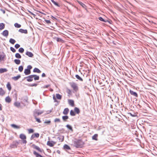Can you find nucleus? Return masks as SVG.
Listing matches in <instances>:
<instances>
[{
    "instance_id": "obj_1",
    "label": "nucleus",
    "mask_w": 157,
    "mask_h": 157,
    "mask_svg": "<svg viewBox=\"0 0 157 157\" xmlns=\"http://www.w3.org/2000/svg\"><path fill=\"white\" fill-rule=\"evenodd\" d=\"M71 88L72 89L73 93H76L79 90L78 84L75 82H69Z\"/></svg>"
},
{
    "instance_id": "obj_2",
    "label": "nucleus",
    "mask_w": 157,
    "mask_h": 157,
    "mask_svg": "<svg viewBox=\"0 0 157 157\" xmlns=\"http://www.w3.org/2000/svg\"><path fill=\"white\" fill-rule=\"evenodd\" d=\"M84 144V142L81 140H76L74 142V145L77 148L82 147Z\"/></svg>"
},
{
    "instance_id": "obj_3",
    "label": "nucleus",
    "mask_w": 157,
    "mask_h": 157,
    "mask_svg": "<svg viewBox=\"0 0 157 157\" xmlns=\"http://www.w3.org/2000/svg\"><path fill=\"white\" fill-rule=\"evenodd\" d=\"M19 137L22 140V143L25 144L27 143L26 140V136L25 135L23 134H21L19 135Z\"/></svg>"
},
{
    "instance_id": "obj_4",
    "label": "nucleus",
    "mask_w": 157,
    "mask_h": 157,
    "mask_svg": "<svg viewBox=\"0 0 157 157\" xmlns=\"http://www.w3.org/2000/svg\"><path fill=\"white\" fill-rule=\"evenodd\" d=\"M32 67L31 65H28L27 66V68L25 70L24 73L26 75H29L31 73L30 70L32 68Z\"/></svg>"
},
{
    "instance_id": "obj_5",
    "label": "nucleus",
    "mask_w": 157,
    "mask_h": 157,
    "mask_svg": "<svg viewBox=\"0 0 157 157\" xmlns=\"http://www.w3.org/2000/svg\"><path fill=\"white\" fill-rule=\"evenodd\" d=\"M99 84L100 86H104L105 85H107L109 83L107 80H105L102 79V81L101 82V81H98Z\"/></svg>"
},
{
    "instance_id": "obj_6",
    "label": "nucleus",
    "mask_w": 157,
    "mask_h": 157,
    "mask_svg": "<svg viewBox=\"0 0 157 157\" xmlns=\"http://www.w3.org/2000/svg\"><path fill=\"white\" fill-rule=\"evenodd\" d=\"M56 144V142L53 141H48L47 142V144L48 146L52 147Z\"/></svg>"
},
{
    "instance_id": "obj_7",
    "label": "nucleus",
    "mask_w": 157,
    "mask_h": 157,
    "mask_svg": "<svg viewBox=\"0 0 157 157\" xmlns=\"http://www.w3.org/2000/svg\"><path fill=\"white\" fill-rule=\"evenodd\" d=\"M32 147L34 148L40 152H42L43 151V150L41 149L39 147L36 145L34 144H33L32 146Z\"/></svg>"
},
{
    "instance_id": "obj_8",
    "label": "nucleus",
    "mask_w": 157,
    "mask_h": 157,
    "mask_svg": "<svg viewBox=\"0 0 157 157\" xmlns=\"http://www.w3.org/2000/svg\"><path fill=\"white\" fill-rule=\"evenodd\" d=\"M6 55L3 52L0 53V60L4 61L6 57Z\"/></svg>"
},
{
    "instance_id": "obj_9",
    "label": "nucleus",
    "mask_w": 157,
    "mask_h": 157,
    "mask_svg": "<svg viewBox=\"0 0 157 157\" xmlns=\"http://www.w3.org/2000/svg\"><path fill=\"white\" fill-rule=\"evenodd\" d=\"M39 136V134L38 133H35L33 134L31 137V139L32 140L34 138H38Z\"/></svg>"
},
{
    "instance_id": "obj_10",
    "label": "nucleus",
    "mask_w": 157,
    "mask_h": 157,
    "mask_svg": "<svg viewBox=\"0 0 157 157\" xmlns=\"http://www.w3.org/2000/svg\"><path fill=\"white\" fill-rule=\"evenodd\" d=\"M129 93L131 95H133L134 97H137L138 96V94L136 92H134L131 90H129Z\"/></svg>"
},
{
    "instance_id": "obj_11",
    "label": "nucleus",
    "mask_w": 157,
    "mask_h": 157,
    "mask_svg": "<svg viewBox=\"0 0 157 157\" xmlns=\"http://www.w3.org/2000/svg\"><path fill=\"white\" fill-rule=\"evenodd\" d=\"M2 34L4 36L7 37L9 35V32L7 30H6L3 31Z\"/></svg>"
},
{
    "instance_id": "obj_12",
    "label": "nucleus",
    "mask_w": 157,
    "mask_h": 157,
    "mask_svg": "<svg viewBox=\"0 0 157 157\" xmlns=\"http://www.w3.org/2000/svg\"><path fill=\"white\" fill-rule=\"evenodd\" d=\"M43 113V111H36L34 113V116H36V117L37 116H38L42 114Z\"/></svg>"
},
{
    "instance_id": "obj_13",
    "label": "nucleus",
    "mask_w": 157,
    "mask_h": 157,
    "mask_svg": "<svg viewBox=\"0 0 157 157\" xmlns=\"http://www.w3.org/2000/svg\"><path fill=\"white\" fill-rule=\"evenodd\" d=\"M6 93L5 91L2 89V88H0V95L3 96L5 95Z\"/></svg>"
},
{
    "instance_id": "obj_14",
    "label": "nucleus",
    "mask_w": 157,
    "mask_h": 157,
    "mask_svg": "<svg viewBox=\"0 0 157 157\" xmlns=\"http://www.w3.org/2000/svg\"><path fill=\"white\" fill-rule=\"evenodd\" d=\"M18 31L21 33L27 34L28 33L27 30L26 29H20Z\"/></svg>"
},
{
    "instance_id": "obj_15",
    "label": "nucleus",
    "mask_w": 157,
    "mask_h": 157,
    "mask_svg": "<svg viewBox=\"0 0 157 157\" xmlns=\"http://www.w3.org/2000/svg\"><path fill=\"white\" fill-rule=\"evenodd\" d=\"M6 87H7L8 90L10 91L11 90V86L10 82H8L6 84Z\"/></svg>"
},
{
    "instance_id": "obj_16",
    "label": "nucleus",
    "mask_w": 157,
    "mask_h": 157,
    "mask_svg": "<svg viewBox=\"0 0 157 157\" xmlns=\"http://www.w3.org/2000/svg\"><path fill=\"white\" fill-rule=\"evenodd\" d=\"M5 100L6 102L8 103H10L11 101V99L9 96L6 97Z\"/></svg>"
},
{
    "instance_id": "obj_17",
    "label": "nucleus",
    "mask_w": 157,
    "mask_h": 157,
    "mask_svg": "<svg viewBox=\"0 0 157 157\" xmlns=\"http://www.w3.org/2000/svg\"><path fill=\"white\" fill-rule=\"evenodd\" d=\"M14 105L18 108H19L21 106V104L19 102L17 101H16L14 103Z\"/></svg>"
},
{
    "instance_id": "obj_18",
    "label": "nucleus",
    "mask_w": 157,
    "mask_h": 157,
    "mask_svg": "<svg viewBox=\"0 0 157 157\" xmlns=\"http://www.w3.org/2000/svg\"><path fill=\"white\" fill-rule=\"evenodd\" d=\"M32 75H29L27 77V80L28 82H31L33 80V78Z\"/></svg>"
},
{
    "instance_id": "obj_19",
    "label": "nucleus",
    "mask_w": 157,
    "mask_h": 157,
    "mask_svg": "<svg viewBox=\"0 0 157 157\" xmlns=\"http://www.w3.org/2000/svg\"><path fill=\"white\" fill-rule=\"evenodd\" d=\"M69 105L72 107L75 106L74 101L73 100L69 99Z\"/></svg>"
},
{
    "instance_id": "obj_20",
    "label": "nucleus",
    "mask_w": 157,
    "mask_h": 157,
    "mask_svg": "<svg viewBox=\"0 0 157 157\" xmlns=\"http://www.w3.org/2000/svg\"><path fill=\"white\" fill-rule=\"evenodd\" d=\"M26 54L30 57H32L33 56V54L32 52H27L26 53Z\"/></svg>"
},
{
    "instance_id": "obj_21",
    "label": "nucleus",
    "mask_w": 157,
    "mask_h": 157,
    "mask_svg": "<svg viewBox=\"0 0 157 157\" xmlns=\"http://www.w3.org/2000/svg\"><path fill=\"white\" fill-rule=\"evenodd\" d=\"M75 77L79 81L82 82L83 81L82 78L80 77L78 75H76L75 76Z\"/></svg>"
},
{
    "instance_id": "obj_22",
    "label": "nucleus",
    "mask_w": 157,
    "mask_h": 157,
    "mask_svg": "<svg viewBox=\"0 0 157 157\" xmlns=\"http://www.w3.org/2000/svg\"><path fill=\"white\" fill-rule=\"evenodd\" d=\"M33 154L35 155L36 157H43L41 155L39 154L38 153H37L35 151H34L33 152Z\"/></svg>"
},
{
    "instance_id": "obj_23",
    "label": "nucleus",
    "mask_w": 157,
    "mask_h": 157,
    "mask_svg": "<svg viewBox=\"0 0 157 157\" xmlns=\"http://www.w3.org/2000/svg\"><path fill=\"white\" fill-rule=\"evenodd\" d=\"M11 126L12 127L14 128L19 129L20 128V127L19 126H18L13 124H11Z\"/></svg>"
},
{
    "instance_id": "obj_24",
    "label": "nucleus",
    "mask_w": 157,
    "mask_h": 157,
    "mask_svg": "<svg viewBox=\"0 0 157 157\" xmlns=\"http://www.w3.org/2000/svg\"><path fill=\"white\" fill-rule=\"evenodd\" d=\"M5 27V24L3 23H0V30L3 29Z\"/></svg>"
},
{
    "instance_id": "obj_25",
    "label": "nucleus",
    "mask_w": 157,
    "mask_h": 157,
    "mask_svg": "<svg viewBox=\"0 0 157 157\" xmlns=\"http://www.w3.org/2000/svg\"><path fill=\"white\" fill-rule=\"evenodd\" d=\"M7 70L6 68H0V73H2L5 72H6Z\"/></svg>"
},
{
    "instance_id": "obj_26",
    "label": "nucleus",
    "mask_w": 157,
    "mask_h": 157,
    "mask_svg": "<svg viewBox=\"0 0 157 157\" xmlns=\"http://www.w3.org/2000/svg\"><path fill=\"white\" fill-rule=\"evenodd\" d=\"M56 6L59 7L60 6L59 5V3L56 2H55L54 0H50Z\"/></svg>"
},
{
    "instance_id": "obj_27",
    "label": "nucleus",
    "mask_w": 157,
    "mask_h": 157,
    "mask_svg": "<svg viewBox=\"0 0 157 157\" xmlns=\"http://www.w3.org/2000/svg\"><path fill=\"white\" fill-rule=\"evenodd\" d=\"M69 111V109L68 108H65L63 111V113L64 115H67L68 114Z\"/></svg>"
},
{
    "instance_id": "obj_28",
    "label": "nucleus",
    "mask_w": 157,
    "mask_h": 157,
    "mask_svg": "<svg viewBox=\"0 0 157 157\" xmlns=\"http://www.w3.org/2000/svg\"><path fill=\"white\" fill-rule=\"evenodd\" d=\"M33 75V78H34V80H36L39 79V77L38 76L36 75Z\"/></svg>"
},
{
    "instance_id": "obj_29",
    "label": "nucleus",
    "mask_w": 157,
    "mask_h": 157,
    "mask_svg": "<svg viewBox=\"0 0 157 157\" xmlns=\"http://www.w3.org/2000/svg\"><path fill=\"white\" fill-rule=\"evenodd\" d=\"M33 71L34 72H36L38 73H40L41 72V71L39 69L36 68H34Z\"/></svg>"
},
{
    "instance_id": "obj_30",
    "label": "nucleus",
    "mask_w": 157,
    "mask_h": 157,
    "mask_svg": "<svg viewBox=\"0 0 157 157\" xmlns=\"http://www.w3.org/2000/svg\"><path fill=\"white\" fill-rule=\"evenodd\" d=\"M98 136V135L97 134H95L92 137V139L93 140H98V139H97Z\"/></svg>"
},
{
    "instance_id": "obj_31",
    "label": "nucleus",
    "mask_w": 157,
    "mask_h": 157,
    "mask_svg": "<svg viewBox=\"0 0 157 157\" xmlns=\"http://www.w3.org/2000/svg\"><path fill=\"white\" fill-rule=\"evenodd\" d=\"M74 110L75 113L78 114L80 112L79 109L77 107H75L74 109Z\"/></svg>"
},
{
    "instance_id": "obj_32",
    "label": "nucleus",
    "mask_w": 157,
    "mask_h": 157,
    "mask_svg": "<svg viewBox=\"0 0 157 157\" xmlns=\"http://www.w3.org/2000/svg\"><path fill=\"white\" fill-rule=\"evenodd\" d=\"M78 3L82 6L84 8H85L86 7V6L82 3V2L80 1H78Z\"/></svg>"
},
{
    "instance_id": "obj_33",
    "label": "nucleus",
    "mask_w": 157,
    "mask_h": 157,
    "mask_svg": "<svg viewBox=\"0 0 157 157\" xmlns=\"http://www.w3.org/2000/svg\"><path fill=\"white\" fill-rule=\"evenodd\" d=\"M9 42L10 43L13 44L16 42V41L13 39L10 38V40Z\"/></svg>"
},
{
    "instance_id": "obj_34",
    "label": "nucleus",
    "mask_w": 157,
    "mask_h": 157,
    "mask_svg": "<svg viewBox=\"0 0 157 157\" xmlns=\"http://www.w3.org/2000/svg\"><path fill=\"white\" fill-rule=\"evenodd\" d=\"M68 118V116H63L62 117V119L64 121H67Z\"/></svg>"
},
{
    "instance_id": "obj_35",
    "label": "nucleus",
    "mask_w": 157,
    "mask_h": 157,
    "mask_svg": "<svg viewBox=\"0 0 157 157\" xmlns=\"http://www.w3.org/2000/svg\"><path fill=\"white\" fill-rule=\"evenodd\" d=\"M70 114L71 116H74L75 115V112L72 110H71Z\"/></svg>"
},
{
    "instance_id": "obj_36",
    "label": "nucleus",
    "mask_w": 157,
    "mask_h": 157,
    "mask_svg": "<svg viewBox=\"0 0 157 157\" xmlns=\"http://www.w3.org/2000/svg\"><path fill=\"white\" fill-rule=\"evenodd\" d=\"M15 63L17 64H19L21 63L20 60L17 59H15L14 60Z\"/></svg>"
},
{
    "instance_id": "obj_37",
    "label": "nucleus",
    "mask_w": 157,
    "mask_h": 157,
    "mask_svg": "<svg viewBox=\"0 0 157 157\" xmlns=\"http://www.w3.org/2000/svg\"><path fill=\"white\" fill-rule=\"evenodd\" d=\"M28 131L29 134L33 133L34 132V130L33 129H28Z\"/></svg>"
},
{
    "instance_id": "obj_38",
    "label": "nucleus",
    "mask_w": 157,
    "mask_h": 157,
    "mask_svg": "<svg viewBox=\"0 0 157 157\" xmlns=\"http://www.w3.org/2000/svg\"><path fill=\"white\" fill-rule=\"evenodd\" d=\"M14 25L15 27L17 28H19L21 27V25L17 23H15L14 24Z\"/></svg>"
},
{
    "instance_id": "obj_39",
    "label": "nucleus",
    "mask_w": 157,
    "mask_h": 157,
    "mask_svg": "<svg viewBox=\"0 0 157 157\" xmlns=\"http://www.w3.org/2000/svg\"><path fill=\"white\" fill-rule=\"evenodd\" d=\"M15 56L16 58H21V55L18 53H17L15 55Z\"/></svg>"
},
{
    "instance_id": "obj_40",
    "label": "nucleus",
    "mask_w": 157,
    "mask_h": 157,
    "mask_svg": "<svg viewBox=\"0 0 157 157\" xmlns=\"http://www.w3.org/2000/svg\"><path fill=\"white\" fill-rule=\"evenodd\" d=\"M44 123L47 124L49 125L51 124V121L50 120H46L44 122Z\"/></svg>"
},
{
    "instance_id": "obj_41",
    "label": "nucleus",
    "mask_w": 157,
    "mask_h": 157,
    "mask_svg": "<svg viewBox=\"0 0 157 157\" xmlns=\"http://www.w3.org/2000/svg\"><path fill=\"white\" fill-rule=\"evenodd\" d=\"M23 69V67L22 66H20L18 67V70L20 72H22Z\"/></svg>"
},
{
    "instance_id": "obj_42",
    "label": "nucleus",
    "mask_w": 157,
    "mask_h": 157,
    "mask_svg": "<svg viewBox=\"0 0 157 157\" xmlns=\"http://www.w3.org/2000/svg\"><path fill=\"white\" fill-rule=\"evenodd\" d=\"M56 97L57 99H61L62 96L59 94H56Z\"/></svg>"
},
{
    "instance_id": "obj_43",
    "label": "nucleus",
    "mask_w": 157,
    "mask_h": 157,
    "mask_svg": "<svg viewBox=\"0 0 157 157\" xmlns=\"http://www.w3.org/2000/svg\"><path fill=\"white\" fill-rule=\"evenodd\" d=\"M34 117H35V119L36 120V121L37 122L39 123L41 122V121L40 120V119L37 118L36 117V116H34Z\"/></svg>"
},
{
    "instance_id": "obj_44",
    "label": "nucleus",
    "mask_w": 157,
    "mask_h": 157,
    "mask_svg": "<svg viewBox=\"0 0 157 157\" xmlns=\"http://www.w3.org/2000/svg\"><path fill=\"white\" fill-rule=\"evenodd\" d=\"M24 50V49L22 48H20L18 50L19 52L21 53H23Z\"/></svg>"
},
{
    "instance_id": "obj_45",
    "label": "nucleus",
    "mask_w": 157,
    "mask_h": 157,
    "mask_svg": "<svg viewBox=\"0 0 157 157\" xmlns=\"http://www.w3.org/2000/svg\"><path fill=\"white\" fill-rule=\"evenodd\" d=\"M21 77V76L20 75H18L16 77H14L13 78L14 80H16L18 79Z\"/></svg>"
},
{
    "instance_id": "obj_46",
    "label": "nucleus",
    "mask_w": 157,
    "mask_h": 157,
    "mask_svg": "<svg viewBox=\"0 0 157 157\" xmlns=\"http://www.w3.org/2000/svg\"><path fill=\"white\" fill-rule=\"evenodd\" d=\"M98 19L102 21H103L104 22H106V20H104V19H103L101 17H99L98 18Z\"/></svg>"
},
{
    "instance_id": "obj_47",
    "label": "nucleus",
    "mask_w": 157,
    "mask_h": 157,
    "mask_svg": "<svg viewBox=\"0 0 157 157\" xmlns=\"http://www.w3.org/2000/svg\"><path fill=\"white\" fill-rule=\"evenodd\" d=\"M54 122H60V120L59 118H56L54 120Z\"/></svg>"
},
{
    "instance_id": "obj_48",
    "label": "nucleus",
    "mask_w": 157,
    "mask_h": 157,
    "mask_svg": "<svg viewBox=\"0 0 157 157\" xmlns=\"http://www.w3.org/2000/svg\"><path fill=\"white\" fill-rule=\"evenodd\" d=\"M73 132V129L72 127L69 125V132Z\"/></svg>"
},
{
    "instance_id": "obj_49",
    "label": "nucleus",
    "mask_w": 157,
    "mask_h": 157,
    "mask_svg": "<svg viewBox=\"0 0 157 157\" xmlns=\"http://www.w3.org/2000/svg\"><path fill=\"white\" fill-rule=\"evenodd\" d=\"M10 50L13 52H16V50L14 48L12 47H11L10 48Z\"/></svg>"
},
{
    "instance_id": "obj_50",
    "label": "nucleus",
    "mask_w": 157,
    "mask_h": 157,
    "mask_svg": "<svg viewBox=\"0 0 157 157\" xmlns=\"http://www.w3.org/2000/svg\"><path fill=\"white\" fill-rule=\"evenodd\" d=\"M20 47V45L18 44H16L15 45V48L17 49L18 48H19Z\"/></svg>"
},
{
    "instance_id": "obj_51",
    "label": "nucleus",
    "mask_w": 157,
    "mask_h": 157,
    "mask_svg": "<svg viewBox=\"0 0 157 157\" xmlns=\"http://www.w3.org/2000/svg\"><path fill=\"white\" fill-rule=\"evenodd\" d=\"M108 22L109 24H112V21L110 20H106V22Z\"/></svg>"
},
{
    "instance_id": "obj_52",
    "label": "nucleus",
    "mask_w": 157,
    "mask_h": 157,
    "mask_svg": "<svg viewBox=\"0 0 157 157\" xmlns=\"http://www.w3.org/2000/svg\"><path fill=\"white\" fill-rule=\"evenodd\" d=\"M132 117H135L136 116V114L135 113H134L133 114H132V113H128Z\"/></svg>"
},
{
    "instance_id": "obj_53",
    "label": "nucleus",
    "mask_w": 157,
    "mask_h": 157,
    "mask_svg": "<svg viewBox=\"0 0 157 157\" xmlns=\"http://www.w3.org/2000/svg\"><path fill=\"white\" fill-rule=\"evenodd\" d=\"M56 39V40L58 42H62V40L61 39L59 38H57Z\"/></svg>"
},
{
    "instance_id": "obj_54",
    "label": "nucleus",
    "mask_w": 157,
    "mask_h": 157,
    "mask_svg": "<svg viewBox=\"0 0 157 157\" xmlns=\"http://www.w3.org/2000/svg\"><path fill=\"white\" fill-rule=\"evenodd\" d=\"M45 22L47 23V24H49L51 23V21L49 20H45Z\"/></svg>"
},
{
    "instance_id": "obj_55",
    "label": "nucleus",
    "mask_w": 157,
    "mask_h": 157,
    "mask_svg": "<svg viewBox=\"0 0 157 157\" xmlns=\"http://www.w3.org/2000/svg\"><path fill=\"white\" fill-rule=\"evenodd\" d=\"M64 148L65 149H69V146L67 145H65L64 146Z\"/></svg>"
},
{
    "instance_id": "obj_56",
    "label": "nucleus",
    "mask_w": 157,
    "mask_h": 157,
    "mask_svg": "<svg viewBox=\"0 0 157 157\" xmlns=\"http://www.w3.org/2000/svg\"><path fill=\"white\" fill-rule=\"evenodd\" d=\"M53 100L54 101V102H56L57 101V100H56V98L55 97V95H54L53 96Z\"/></svg>"
},
{
    "instance_id": "obj_57",
    "label": "nucleus",
    "mask_w": 157,
    "mask_h": 157,
    "mask_svg": "<svg viewBox=\"0 0 157 157\" xmlns=\"http://www.w3.org/2000/svg\"><path fill=\"white\" fill-rule=\"evenodd\" d=\"M53 100L54 101V102H56L57 101V100H56V98L55 97V95H54L53 96Z\"/></svg>"
},
{
    "instance_id": "obj_58",
    "label": "nucleus",
    "mask_w": 157,
    "mask_h": 157,
    "mask_svg": "<svg viewBox=\"0 0 157 157\" xmlns=\"http://www.w3.org/2000/svg\"><path fill=\"white\" fill-rule=\"evenodd\" d=\"M2 110V105L0 103V111Z\"/></svg>"
},
{
    "instance_id": "obj_59",
    "label": "nucleus",
    "mask_w": 157,
    "mask_h": 157,
    "mask_svg": "<svg viewBox=\"0 0 157 157\" xmlns=\"http://www.w3.org/2000/svg\"><path fill=\"white\" fill-rule=\"evenodd\" d=\"M46 76V75L45 73H43L42 75V77H45Z\"/></svg>"
},
{
    "instance_id": "obj_60",
    "label": "nucleus",
    "mask_w": 157,
    "mask_h": 157,
    "mask_svg": "<svg viewBox=\"0 0 157 157\" xmlns=\"http://www.w3.org/2000/svg\"><path fill=\"white\" fill-rule=\"evenodd\" d=\"M106 85H105L104 86H102V89L103 90H106Z\"/></svg>"
},
{
    "instance_id": "obj_61",
    "label": "nucleus",
    "mask_w": 157,
    "mask_h": 157,
    "mask_svg": "<svg viewBox=\"0 0 157 157\" xmlns=\"http://www.w3.org/2000/svg\"><path fill=\"white\" fill-rule=\"evenodd\" d=\"M50 86V85H45L44 86V88H48Z\"/></svg>"
},
{
    "instance_id": "obj_62",
    "label": "nucleus",
    "mask_w": 157,
    "mask_h": 157,
    "mask_svg": "<svg viewBox=\"0 0 157 157\" xmlns=\"http://www.w3.org/2000/svg\"><path fill=\"white\" fill-rule=\"evenodd\" d=\"M37 84L36 83H35V84H33L32 85V86H37Z\"/></svg>"
},
{
    "instance_id": "obj_63",
    "label": "nucleus",
    "mask_w": 157,
    "mask_h": 157,
    "mask_svg": "<svg viewBox=\"0 0 157 157\" xmlns=\"http://www.w3.org/2000/svg\"><path fill=\"white\" fill-rule=\"evenodd\" d=\"M71 90H69V94H71Z\"/></svg>"
},
{
    "instance_id": "obj_64",
    "label": "nucleus",
    "mask_w": 157,
    "mask_h": 157,
    "mask_svg": "<svg viewBox=\"0 0 157 157\" xmlns=\"http://www.w3.org/2000/svg\"><path fill=\"white\" fill-rule=\"evenodd\" d=\"M67 127L69 128V124H67L66 126Z\"/></svg>"
}]
</instances>
